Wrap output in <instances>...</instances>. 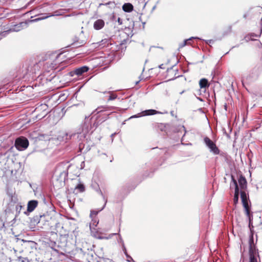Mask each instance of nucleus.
<instances>
[{"mask_svg":"<svg viewBox=\"0 0 262 262\" xmlns=\"http://www.w3.org/2000/svg\"><path fill=\"white\" fill-rule=\"evenodd\" d=\"M91 119L92 118L89 119V117H85L84 122L82 124L81 127L77 133L72 134L66 133V140L73 139L77 141H82L85 139L87 140L86 137L88 135L92 134L98 124V123L95 121L92 125Z\"/></svg>","mask_w":262,"mask_h":262,"instance_id":"f257e3e1","label":"nucleus"},{"mask_svg":"<svg viewBox=\"0 0 262 262\" xmlns=\"http://www.w3.org/2000/svg\"><path fill=\"white\" fill-rule=\"evenodd\" d=\"M39 64L38 63L34 64L33 66L29 67L27 64L23 66L22 74L19 76V78H28L29 77H33L37 71L39 70Z\"/></svg>","mask_w":262,"mask_h":262,"instance_id":"f03ea898","label":"nucleus"},{"mask_svg":"<svg viewBox=\"0 0 262 262\" xmlns=\"http://www.w3.org/2000/svg\"><path fill=\"white\" fill-rule=\"evenodd\" d=\"M29 142L27 138L21 136L17 138L15 141V146L19 151L24 150L29 146Z\"/></svg>","mask_w":262,"mask_h":262,"instance_id":"7ed1b4c3","label":"nucleus"},{"mask_svg":"<svg viewBox=\"0 0 262 262\" xmlns=\"http://www.w3.org/2000/svg\"><path fill=\"white\" fill-rule=\"evenodd\" d=\"M257 249L254 245L253 234H251L249 240V262H257L256 255Z\"/></svg>","mask_w":262,"mask_h":262,"instance_id":"20e7f679","label":"nucleus"},{"mask_svg":"<svg viewBox=\"0 0 262 262\" xmlns=\"http://www.w3.org/2000/svg\"><path fill=\"white\" fill-rule=\"evenodd\" d=\"M204 142L206 146L210 149V151L214 155H219L220 154V149L209 138L205 137L204 138Z\"/></svg>","mask_w":262,"mask_h":262,"instance_id":"39448f33","label":"nucleus"},{"mask_svg":"<svg viewBox=\"0 0 262 262\" xmlns=\"http://www.w3.org/2000/svg\"><path fill=\"white\" fill-rule=\"evenodd\" d=\"M89 69L90 68L89 67L86 66H83L74 69L73 70L69 72V75L71 76H74L75 75L80 76L82 75L84 73L87 72Z\"/></svg>","mask_w":262,"mask_h":262,"instance_id":"423d86ee","label":"nucleus"},{"mask_svg":"<svg viewBox=\"0 0 262 262\" xmlns=\"http://www.w3.org/2000/svg\"><path fill=\"white\" fill-rule=\"evenodd\" d=\"M96 191L101 195V196L102 197L104 201V205L103 206V207L100 209H98V210H92L91 211V213H90V216L91 218H93V217H96L97 215L98 214V213L100 212L101 211H102L105 207L106 204V203H107V199L105 197V196L104 195V194H103L102 192L101 191V190L99 188H98V189L96 190Z\"/></svg>","mask_w":262,"mask_h":262,"instance_id":"0eeeda50","label":"nucleus"},{"mask_svg":"<svg viewBox=\"0 0 262 262\" xmlns=\"http://www.w3.org/2000/svg\"><path fill=\"white\" fill-rule=\"evenodd\" d=\"M160 113L159 112L155 110L150 109V110H145L144 111H142L140 113H138L137 115H133L130 117V118H138L142 116H149V115H153L157 114Z\"/></svg>","mask_w":262,"mask_h":262,"instance_id":"6e6552de","label":"nucleus"},{"mask_svg":"<svg viewBox=\"0 0 262 262\" xmlns=\"http://www.w3.org/2000/svg\"><path fill=\"white\" fill-rule=\"evenodd\" d=\"M27 27V22H21L17 25H14L12 28L9 29L8 31L9 32H18L22 30L24 28Z\"/></svg>","mask_w":262,"mask_h":262,"instance_id":"1a4fd4ad","label":"nucleus"},{"mask_svg":"<svg viewBox=\"0 0 262 262\" xmlns=\"http://www.w3.org/2000/svg\"><path fill=\"white\" fill-rule=\"evenodd\" d=\"M50 216L48 214H39V225L38 227L42 228L43 226H45L47 224V223L49 222L48 219Z\"/></svg>","mask_w":262,"mask_h":262,"instance_id":"9d476101","label":"nucleus"},{"mask_svg":"<svg viewBox=\"0 0 262 262\" xmlns=\"http://www.w3.org/2000/svg\"><path fill=\"white\" fill-rule=\"evenodd\" d=\"M38 201L36 200L29 201L27 204V211L29 212H32L37 206Z\"/></svg>","mask_w":262,"mask_h":262,"instance_id":"9b49d317","label":"nucleus"},{"mask_svg":"<svg viewBox=\"0 0 262 262\" xmlns=\"http://www.w3.org/2000/svg\"><path fill=\"white\" fill-rule=\"evenodd\" d=\"M115 107L114 106H109L107 105L105 106H100L98 107L93 113H95L96 112V114L101 113L102 112H106L107 110H113Z\"/></svg>","mask_w":262,"mask_h":262,"instance_id":"f8f14e48","label":"nucleus"},{"mask_svg":"<svg viewBox=\"0 0 262 262\" xmlns=\"http://www.w3.org/2000/svg\"><path fill=\"white\" fill-rule=\"evenodd\" d=\"M85 43L84 40H79L77 37H75L73 38V42L71 44V46L73 48H78L82 46Z\"/></svg>","mask_w":262,"mask_h":262,"instance_id":"ddd939ff","label":"nucleus"},{"mask_svg":"<svg viewBox=\"0 0 262 262\" xmlns=\"http://www.w3.org/2000/svg\"><path fill=\"white\" fill-rule=\"evenodd\" d=\"M104 26V21L101 19L96 20L94 23V28L96 30L101 29Z\"/></svg>","mask_w":262,"mask_h":262,"instance_id":"4468645a","label":"nucleus"},{"mask_svg":"<svg viewBox=\"0 0 262 262\" xmlns=\"http://www.w3.org/2000/svg\"><path fill=\"white\" fill-rule=\"evenodd\" d=\"M238 182L239 185V186L241 189H244L247 187V181L245 177L243 175H240Z\"/></svg>","mask_w":262,"mask_h":262,"instance_id":"2eb2a0df","label":"nucleus"},{"mask_svg":"<svg viewBox=\"0 0 262 262\" xmlns=\"http://www.w3.org/2000/svg\"><path fill=\"white\" fill-rule=\"evenodd\" d=\"M109 40L107 39H104L101 40V41L93 43L94 47L95 48L100 47V48L104 47L106 45H108Z\"/></svg>","mask_w":262,"mask_h":262,"instance_id":"dca6fc26","label":"nucleus"},{"mask_svg":"<svg viewBox=\"0 0 262 262\" xmlns=\"http://www.w3.org/2000/svg\"><path fill=\"white\" fill-rule=\"evenodd\" d=\"M232 186L235 187L234 194H239V188L237 185V182L233 175H231V182L230 183V187Z\"/></svg>","mask_w":262,"mask_h":262,"instance_id":"f3484780","label":"nucleus"},{"mask_svg":"<svg viewBox=\"0 0 262 262\" xmlns=\"http://www.w3.org/2000/svg\"><path fill=\"white\" fill-rule=\"evenodd\" d=\"M241 198L242 200V202L243 203V205L244 208H246L248 207V200L247 198V194L245 191H242L241 192Z\"/></svg>","mask_w":262,"mask_h":262,"instance_id":"a211bd4d","label":"nucleus"},{"mask_svg":"<svg viewBox=\"0 0 262 262\" xmlns=\"http://www.w3.org/2000/svg\"><path fill=\"white\" fill-rule=\"evenodd\" d=\"M134 9L133 5L130 3H125L122 6V10L127 13L132 12Z\"/></svg>","mask_w":262,"mask_h":262,"instance_id":"6ab92c4d","label":"nucleus"},{"mask_svg":"<svg viewBox=\"0 0 262 262\" xmlns=\"http://www.w3.org/2000/svg\"><path fill=\"white\" fill-rule=\"evenodd\" d=\"M51 16L52 15H47V14H41L37 18L33 19L30 20H29V21L30 23L37 22V21L45 19L46 18H47Z\"/></svg>","mask_w":262,"mask_h":262,"instance_id":"aec40b11","label":"nucleus"},{"mask_svg":"<svg viewBox=\"0 0 262 262\" xmlns=\"http://www.w3.org/2000/svg\"><path fill=\"white\" fill-rule=\"evenodd\" d=\"M199 85H200V88H201V89H206V88H208L209 86L208 81L206 78L201 79L200 80Z\"/></svg>","mask_w":262,"mask_h":262,"instance_id":"412c9836","label":"nucleus"},{"mask_svg":"<svg viewBox=\"0 0 262 262\" xmlns=\"http://www.w3.org/2000/svg\"><path fill=\"white\" fill-rule=\"evenodd\" d=\"M104 94H109L107 101H112L116 99L117 98V95L115 94L112 91H106L103 92Z\"/></svg>","mask_w":262,"mask_h":262,"instance_id":"4be33fe9","label":"nucleus"},{"mask_svg":"<svg viewBox=\"0 0 262 262\" xmlns=\"http://www.w3.org/2000/svg\"><path fill=\"white\" fill-rule=\"evenodd\" d=\"M39 215H36L34 216L31 219V224L32 225L35 226L38 225V226L39 225Z\"/></svg>","mask_w":262,"mask_h":262,"instance_id":"5701e85b","label":"nucleus"},{"mask_svg":"<svg viewBox=\"0 0 262 262\" xmlns=\"http://www.w3.org/2000/svg\"><path fill=\"white\" fill-rule=\"evenodd\" d=\"M244 209H245L246 215L249 219V226L251 232H252V229L251 228V221L253 219V216H252V215L250 214V212L248 207L246 208H244Z\"/></svg>","mask_w":262,"mask_h":262,"instance_id":"b1692460","label":"nucleus"},{"mask_svg":"<svg viewBox=\"0 0 262 262\" xmlns=\"http://www.w3.org/2000/svg\"><path fill=\"white\" fill-rule=\"evenodd\" d=\"M124 254L127 258V261L128 262H136L133 258L127 253L126 247L125 246H123V249H122Z\"/></svg>","mask_w":262,"mask_h":262,"instance_id":"393cba45","label":"nucleus"},{"mask_svg":"<svg viewBox=\"0 0 262 262\" xmlns=\"http://www.w3.org/2000/svg\"><path fill=\"white\" fill-rule=\"evenodd\" d=\"M92 219V221L90 224V227L91 228L92 226H96L97 224H98V220H97V218L96 217H93Z\"/></svg>","mask_w":262,"mask_h":262,"instance_id":"a878e982","label":"nucleus"},{"mask_svg":"<svg viewBox=\"0 0 262 262\" xmlns=\"http://www.w3.org/2000/svg\"><path fill=\"white\" fill-rule=\"evenodd\" d=\"M75 189H78L80 192H83L85 190V187L83 184L79 183L76 186Z\"/></svg>","mask_w":262,"mask_h":262,"instance_id":"bb28decb","label":"nucleus"},{"mask_svg":"<svg viewBox=\"0 0 262 262\" xmlns=\"http://www.w3.org/2000/svg\"><path fill=\"white\" fill-rule=\"evenodd\" d=\"M90 149L91 147L89 145H85L84 144L83 148L81 149V152L83 153H86L88 152Z\"/></svg>","mask_w":262,"mask_h":262,"instance_id":"cd10ccee","label":"nucleus"},{"mask_svg":"<svg viewBox=\"0 0 262 262\" xmlns=\"http://www.w3.org/2000/svg\"><path fill=\"white\" fill-rule=\"evenodd\" d=\"M201 39L199 37H191L190 38H189V39H185L184 40V41L183 42V43H185V46L186 45H190V42H189V41H190L192 39Z\"/></svg>","mask_w":262,"mask_h":262,"instance_id":"c85d7f7f","label":"nucleus"},{"mask_svg":"<svg viewBox=\"0 0 262 262\" xmlns=\"http://www.w3.org/2000/svg\"><path fill=\"white\" fill-rule=\"evenodd\" d=\"M114 234L115 235H118L119 236V239H118V242L120 243L121 244V246H122V249H123V246H125L124 245V241L121 236V235L118 233H114Z\"/></svg>","mask_w":262,"mask_h":262,"instance_id":"c756f323","label":"nucleus"},{"mask_svg":"<svg viewBox=\"0 0 262 262\" xmlns=\"http://www.w3.org/2000/svg\"><path fill=\"white\" fill-rule=\"evenodd\" d=\"M261 32H262V28L260 29V33H259V34H256L254 33H249V34L251 35L252 38H253V37H260V35H261Z\"/></svg>","mask_w":262,"mask_h":262,"instance_id":"7c9ffc66","label":"nucleus"},{"mask_svg":"<svg viewBox=\"0 0 262 262\" xmlns=\"http://www.w3.org/2000/svg\"><path fill=\"white\" fill-rule=\"evenodd\" d=\"M245 39L247 42L249 41V40H255V39H254L253 38H252L250 34H247L245 37Z\"/></svg>","mask_w":262,"mask_h":262,"instance_id":"2f4dec72","label":"nucleus"},{"mask_svg":"<svg viewBox=\"0 0 262 262\" xmlns=\"http://www.w3.org/2000/svg\"><path fill=\"white\" fill-rule=\"evenodd\" d=\"M102 5H105V6L112 5L113 6H114V3L112 2H107V3H101V4H99V7H100Z\"/></svg>","mask_w":262,"mask_h":262,"instance_id":"473e14b6","label":"nucleus"},{"mask_svg":"<svg viewBox=\"0 0 262 262\" xmlns=\"http://www.w3.org/2000/svg\"><path fill=\"white\" fill-rule=\"evenodd\" d=\"M166 126L165 125H164L163 124H160L158 125V128L161 130V131H164L165 130V128Z\"/></svg>","mask_w":262,"mask_h":262,"instance_id":"72a5a7b5","label":"nucleus"},{"mask_svg":"<svg viewBox=\"0 0 262 262\" xmlns=\"http://www.w3.org/2000/svg\"><path fill=\"white\" fill-rule=\"evenodd\" d=\"M239 194H234L233 201L235 204L238 202Z\"/></svg>","mask_w":262,"mask_h":262,"instance_id":"f704fd0d","label":"nucleus"},{"mask_svg":"<svg viewBox=\"0 0 262 262\" xmlns=\"http://www.w3.org/2000/svg\"><path fill=\"white\" fill-rule=\"evenodd\" d=\"M8 34V31H5L0 33V40Z\"/></svg>","mask_w":262,"mask_h":262,"instance_id":"c9c22d12","label":"nucleus"},{"mask_svg":"<svg viewBox=\"0 0 262 262\" xmlns=\"http://www.w3.org/2000/svg\"><path fill=\"white\" fill-rule=\"evenodd\" d=\"M40 107H41V109H42L45 111L46 110V108L48 107V105L46 104H41L40 105Z\"/></svg>","mask_w":262,"mask_h":262,"instance_id":"e433bc0d","label":"nucleus"},{"mask_svg":"<svg viewBox=\"0 0 262 262\" xmlns=\"http://www.w3.org/2000/svg\"><path fill=\"white\" fill-rule=\"evenodd\" d=\"M117 22L119 25H121L122 24V19L121 18L118 17L117 19Z\"/></svg>","mask_w":262,"mask_h":262,"instance_id":"4c0bfd02","label":"nucleus"},{"mask_svg":"<svg viewBox=\"0 0 262 262\" xmlns=\"http://www.w3.org/2000/svg\"><path fill=\"white\" fill-rule=\"evenodd\" d=\"M184 46H185V43H183V42L182 43H181L179 44V48L180 49V48H183Z\"/></svg>","mask_w":262,"mask_h":262,"instance_id":"58836bf2","label":"nucleus"},{"mask_svg":"<svg viewBox=\"0 0 262 262\" xmlns=\"http://www.w3.org/2000/svg\"><path fill=\"white\" fill-rule=\"evenodd\" d=\"M79 250L80 251V252L83 254V255H85V253H86V251H85L83 249H82V248H80L79 249Z\"/></svg>","mask_w":262,"mask_h":262,"instance_id":"ea45409f","label":"nucleus"},{"mask_svg":"<svg viewBox=\"0 0 262 262\" xmlns=\"http://www.w3.org/2000/svg\"><path fill=\"white\" fill-rule=\"evenodd\" d=\"M84 167V162L83 161L81 162V164H80V168L81 169H82Z\"/></svg>","mask_w":262,"mask_h":262,"instance_id":"a19ab883","label":"nucleus"},{"mask_svg":"<svg viewBox=\"0 0 262 262\" xmlns=\"http://www.w3.org/2000/svg\"><path fill=\"white\" fill-rule=\"evenodd\" d=\"M249 14L248 13H246L244 14L243 17L245 19H246L248 16Z\"/></svg>","mask_w":262,"mask_h":262,"instance_id":"79ce46f5","label":"nucleus"},{"mask_svg":"<svg viewBox=\"0 0 262 262\" xmlns=\"http://www.w3.org/2000/svg\"><path fill=\"white\" fill-rule=\"evenodd\" d=\"M23 242H26V243H31V244H33V242L32 241H24V240H22Z\"/></svg>","mask_w":262,"mask_h":262,"instance_id":"37998d69","label":"nucleus"},{"mask_svg":"<svg viewBox=\"0 0 262 262\" xmlns=\"http://www.w3.org/2000/svg\"><path fill=\"white\" fill-rule=\"evenodd\" d=\"M213 42V40H207V41H206V42H207V43H208L209 42V43H211V42Z\"/></svg>","mask_w":262,"mask_h":262,"instance_id":"c03bdc74","label":"nucleus"},{"mask_svg":"<svg viewBox=\"0 0 262 262\" xmlns=\"http://www.w3.org/2000/svg\"><path fill=\"white\" fill-rule=\"evenodd\" d=\"M198 99H199L201 101H203V99L202 98H200V97H198Z\"/></svg>","mask_w":262,"mask_h":262,"instance_id":"a18cd8bd","label":"nucleus"},{"mask_svg":"<svg viewBox=\"0 0 262 262\" xmlns=\"http://www.w3.org/2000/svg\"><path fill=\"white\" fill-rule=\"evenodd\" d=\"M113 112H111V113H108V114H105L104 115L108 116V115H110L111 114H112Z\"/></svg>","mask_w":262,"mask_h":262,"instance_id":"49530a36","label":"nucleus"},{"mask_svg":"<svg viewBox=\"0 0 262 262\" xmlns=\"http://www.w3.org/2000/svg\"><path fill=\"white\" fill-rule=\"evenodd\" d=\"M163 66V64H161L159 66V68H161V69H162V66Z\"/></svg>","mask_w":262,"mask_h":262,"instance_id":"de8ad7c7","label":"nucleus"},{"mask_svg":"<svg viewBox=\"0 0 262 262\" xmlns=\"http://www.w3.org/2000/svg\"><path fill=\"white\" fill-rule=\"evenodd\" d=\"M260 25L261 26V28H262V17H261V20H260Z\"/></svg>","mask_w":262,"mask_h":262,"instance_id":"09e8293b","label":"nucleus"},{"mask_svg":"<svg viewBox=\"0 0 262 262\" xmlns=\"http://www.w3.org/2000/svg\"><path fill=\"white\" fill-rule=\"evenodd\" d=\"M81 146H82L81 144V143H80V144H79V148H80V149H81Z\"/></svg>","mask_w":262,"mask_h":262,"instance_id":"8fccbe9b","label":"nucleus"},{"mask_svg":"<svg viewBox=\"0 0 262 262\" xmlns=\"http://www.w3.org/2000/svg\"><path fill=\"white\" fill-rule=\"evenodd\" d=\"M65 175L67 176L68 175V172H65Z\"/></svg>","mask_w":262,"mask_h":262,"instance_id":"3c124183","label":"nucleus"},{"mask_svg":"<svg viewBox=\"0 0 262 262\" xmlns=\"http://www.w3.org/2000/svg\"><path fill=\"white\" fill-rule=\"evenodd\" d=\"M184 91H182V92H181L180 93V94H182L184 93Z\"/></svg>","mask_w":262,"mask_h":262,"instance_id":"603ef678","label":"nucleus"},{"mask_svg":"<svg viewBox=\"0 0 262 262\" xmlns=\"http://www.w3.org/2000/svg\"><path fill=\"white\" fill-rule=\"evenodd\" d=\"M107 117H105V119H104V120H105L107 119Z\"/></svg>","mask_w":262,"mask_h":262,"instance_id":"864d4df0","label":"nucleus"},{"mask_svg":"<svg viewBox=\"0 0 262 262\" xmlns=\"http://www.w3.org/2000/svg\"><path fill=\"white\" fill-rule=\"evenodd\" d=\"M155 8H156V6H154V7H153L152 9H155Z\"/></svg>","mask_w":262,"mask_h":262,"instance_id":"5fc2aeb1","label":"nucleus"},{"mask_svg":"<svg viewBox=\"0 0 262 262\" xmlns=\"http://www.w3.org/2000/svg\"><path fill=\"white\" fill-rule=\"evenodd\" d=\"M70 167V165H69V166H68V168H69Z\"/></svg>","mask_w":262,"mask_h":262,"instance_id":"6e6d98bb","label":"nucleus"},{"mask_svg":"<svg viewBox=\"0 0 262 262\" xmlns=\"http://www.w3.org/2000/svg\"><path fill=\"white\" fill-rule=\"evenodd\" d=\"M110 262H112L111 261H110Z\"/></svg>","mask_w":262,"mask_h":262,"instance_id":"4d7b16f0","label":"nucleus"}]
</instances>
